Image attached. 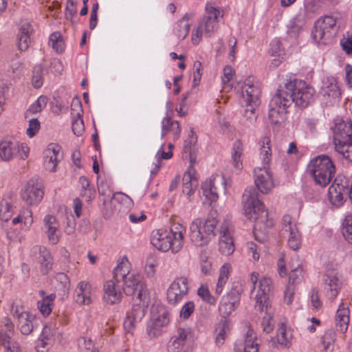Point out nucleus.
<instances>
[{
  "label": "nucleus",
  "instance_id": "nucleus-36",
  "mask_svg": "<svg viewBox=\"0 0 352 352\" xmlns=\"http://www.w3.org/2000/svg\"><path fill=\"white\" fill-rule=\"evenodd\" d=\"M289 267L291 268L289 277V283L293 285L298 284L305 279L307 276L306 271L303 265L298 259H294L290 263Z\"/></svg>",
  "mask_w": 352,
  "mask_h": 352
},
{
  "label": "nucleus",
  "instance_id": "nucleus-1",
  "mask_svg": "<svg viewBox=\"0 0 352 352\" xmlns=\"http://www.w3.org/2000/svg\"><path fill=\"white\" fill-rule=\"evenodd\" d=\"M242 203L243 214L254 222L255 239L260 242H264L267 239V230L274 225L273 219L269 218L267 209L254 189H245L243 194Z\"/></svg>",
  "mask_w": 352,
  "mask_h": 352
},
{
  "label": "nucleus",
  "instance_id": "nucleus-41",
  "mask_svg": "<svg viewBox=\"0 0 352 352\" xmlns=\"http://www.w3.org/2000/svg\"><path fill=\"white\" fill-rule=\"evenodd\" d=\"M262 311H265V313L262 317L261 327L264 332L270 333L274 329L275 324V320L274 319V309L272 308V305L269 304L264 306V309Z\"/></svg>",
  "mask_w": 352,
  "mask_h": 352
},
{
  "label": "nucleus",
  "instance_id": "nucleus-14",
  "mask_svg": "<svg viewBox=\"0 0 352 352\" xmlns=\"http://www.w3.org/2000/svg\"><path fill=\"white\" fill-rule=\"evenodd\" d=\"M44 196L42 185L34 181H29L21 191V199L28 206H38Z\"/></svg>",
  "mask_w": 352,
  "mask_h": 352
},
{
  "label": "nucleus",
  "instance_id": "nucleus-32",
  "mask_svg": "<svg viewBox=\"0 0 352 352\" xmlns=\"http://www.w3.org/2000/svg\"><path fill=\"white\" fill-rule=\"evenodd\" d=\"M350 311L346 304L341 302L336 313L335 323L337 331L344 333L346 332L350 321Z\"/></svg>",
  "mask_w": 352,
  "mask_h": 352
},
{
  "label": "nucleus",
  "instance_id": "nucleus-58",
  "mask_svg": "<svg viewBox=\"0 0 352 352\" xmlns=\"http://www.w3.org/2000/svg\"><path fill=\"white\" fill-rule=\"evenodd\" d=\"M15 148V157H18L19 159L23 160L28 158L30 148L26 143L16 142Z\"/></svg>",
  "mask_w": 352,
  "mask_h": 352
},
{
  "label": "nucleus",
  "instance_id": "nucleus-30",
  "mask_svg": "<svg viewBox=\"0 0 352 352\" xmlns=\"http://www.w3.org/2000/svg\"><path fill=\"white\" fill-rule=\"evenodd\" d=\"M193 22V15L186 14L173 26V34L178 40H184L189 34L190 28Z\"/></svg>",
  "mask_w": 352,
  "mask_h": 352
},
{
  "label": "nucleus",
  "instance_id": "nucleus-60",
  "mask_svg": "<svg viewBox=\"0 0 352 352\" xmlns=\"http://www.w3.org/2000/svg\"><path fill=\"white\" fill-rule=\"evenodd\" d=\"M260 248L254 242L250 241L246 243V254L252 257L254 262H256L260 258Z\"/></svg>",
  "mask_w": 352,
  "mask_h": 352
},
{
  "label": "nucleus",
  "instance_id": "nucleus-9",
  "mask_svg": "<svg viewBox=\"0 0 352 352\" xmlns=\"http://www.w3.org/2000/svg\"><path fill=\"white\" fill-rule=\"evenodd\" d=\"M243 292V285L237 283H234L231 289L222 296L219 310L223 317L230 315L239 307Z\"/></svg>",
  "mask_w": 352,
  "mask_h": 352
},
{
  "label": "nucleus",
  "instance_id": "nucleus-62",
  "mask_svg": "<svg viewBox=\"0 0 352 352\" xmlns=\"http://www.w3.org/2000/svg\"><path fill=\"white\" fill-rule=\"evenodd\" d=\"M78 346L80 352H91L95 349L92 340L85 337L78 339Z\"/></svg>",
  "mask_w": 352,
  "mask_h": 352
},
{
  "label": "nucleus",
  "instance_id": "nucleus-51",
  "mask_svg": "<svg viewBox=\"0 0 352 352\" xmlns=\"http://www.w3.org/2000/svg\"><path fill=\"white\" fill-rule=\"evenodd\" d=\"M49 45L56 53H61L65 49V42L59 32L52 33L49 38Z\"/></svg>",
  "mask_w": 352,
  "mask_h": 352
},
{
  "label": "nucleus",
  "instance_id": "nucleus-6",
  "mask_svg": "<svg viewBox=\"0 0 352 352\" xmlns=\"http://www.w3.org/2000/svg\"><path fill=\"white\" fill-rule=\"evenodd\" d=\"M238 91L241 92V102L244 105L245 114L254 113L255 108L259 104L260 89L254 77L248 76L243 82L237 85Z\"/></svg>",
  "mask_w": 352,
  "mask_h": 352
},
{
  "label": "nucleus",
  "instance_id": "nucleus-64",
  "mask_svg": "<svg viewBox=\"0 0 352 352\" xmlns=\"http://www.w3.org/2000/svg\"><path fill=\"white\" fill-rule=\"evenodd\" d=\"M113 199L122 205L126 208H130L133 206V202L130 197L122 192H116L113 194Z\"/></svg>",
  "mask_w": 352,
  "mask_h": 352
},
{
  "label": "nucleus",
  "instance_id": "nucleus-49",
  "mask_svg": "<svg viewBox=\"0 0 352 352\" xmlns=\"http://www.w3.org/2000/svg\"><path fill=\"white\" fill-rule=\"evenodd\" d=\"M335 149L344 159L352 162V140L334 144Z\"/></svg>",
  "mask_w": 352,
  "mask_h": 352
},
{
  "label": "nucleus",
  "instance_id": "nucleus-42",
  "mask_svg": "<svg viewBox=\"0 0 352 352\" xmlns=\"http://www.w3.org/2000/svg\"><path fill=\"white\" fill-rule=\"evenodd\" d=\"M276 338L278 344L285 348H289L292 345L293 338L292 331L283 323L280 324L276 333Z\"/></svg>",
  "mask_w": 352,
  "mask_h": 352
},
{
  "label": "nucleus",
  "instance_id": "nucleus-46",
  "mask_svg": "<svg viewBox=\"0 0 352 352\" xmlns=\"http://www.w3.org/2000/svg\"><path fill=\"white\" fill-rule=\"evenodd\" d=\"M21 223L26 228H30L33 223L32 211L28 208H22L19 214L12 219V223L16 225Z\"/></svg>",
  "mask_w": 352,
  "mask_h": 352
},
{
  "label": "nucleus",
  "instance_id": "nucleus-10",
  "mask_svg": "<svg viewBox=\"0 0 352 352\" xmlns=\"http://www.w3.org/2000/svg\"><path fill=\"white\" fill-rule=\"evenodd\" d=\"M122 281L124 292L126 295L131 296L137 293L139 301L145 302L149 300L146 286L139 274L133 272Z\"/></svg>",
  "mask_w": 352,
  "mask_h": 352
},
{
  "label": "nucleus",
  "instance_id": "nucleus-47",
  "mask_svg": "<svg viewBox=\"0 0 352 352\" xmlns=\"http://www.w3.org/2000/svg\"><path fill=\"white\" fill-rule=\"evenodd\" d=\"M34 319V316L30 312L18 318L19 327L23 334L28 335L32 331Z\"/></svg>",
  "mask_w": 352,
  "mask_h": 352
},
{
  "label": "nucleus",
  "instance_id": "nucleus-7",
  "mask_svg": "<svg viewBox=\"0 0 352 352\" xmlns=\"http://www.w3.org/2000/svg\"><path fill=\"white\" fill-rule=\"evenodd\" d=\"M250 280L253 285L252 295L254 300V309L256 311H263L264 306L269 305V292L272 287V280L268 276L259 278V274L256 272L251 273Z\"/></svg>",
  "mask_w": 352,
  "mask_h": 352
},
{
  "label": "nucleus",
  "instance_id": "nucleus-24",
  "mask_svg": "<svg viewBox=\"0 0 352 352\" xmlns=\"http://www.w3.org/2000/svg\"><path fill=\"white\" fill-rule=\"evenodd\" d=\"M320 92L329 103L336 102L341 96L337 80L333 77H328L322 81Z\"/></svg>",
  "mask_w": 352,
  "mask_h": 352
},
{
  "label": "nucleus",
  "instance_id": "nucleus-48",
  "mask_svg": "<svg viewBox=\"0 0 352 352\" xmlns=\"http://www.w3.org/2000/svg\"><path fill=\"white\" fill-rule=\"evenodd\" d=\"M48 99L45 96H40L37 100L33 102L27 110L25 117L28 118L30 115L41 113L47 105Z\"/></svg>",
  "mask_w": 352,
  "mask_h": 352
},
{
  "label": "nucleus",
  "instance_id": "nucleus-52",
  "mask_svg": "<svg viewBox=\"0 0 352 352\" xmlns=\"http://www.w3.org/2000/svg\"><path fill=\"white\" fill-rule=\"evenodd\" d=\"M229 331H230V328H229V325H228V323L227 321L221 320L218 323V324L215 329V333H216L215 341H216L217 344H218V345L223 344Z\"/></svg>",
  "mask_w": 352,
  "mask_h": 352
},
{
  "label": "nucleus",
  "instance_id": "nucleus-4",
  "mask_svg": "<svg viewBox=\"0 0 352 352\" xmlns=\"http://www.w3.org/2000/svg\"><path fill=\"white\" fill-rule=\"evenodd\" d=\"M285 96L289 98L298 107L305 108L313 100L315 94L314 89L301 80H289L281 89Z\"/></svg>",
  "mask_w": 352,
  "mask_h": 352
},
{
  "label": "nucleus",
  "instance_id": "nucleus-38",
  "mask_svg": "<svg viewBox=\"0 0 352 352\" xmlns=\"http://www.w3.org/2000/svg\"><path fill=\"white\" fill-rule=\"evenodd\" d=\"M189 332L184 328L177 329L175 334L172 336L168 344V350L170 352H177L182 349L186 342Z\"/></svg>",
  "mask_w": 352,
  "mask_h": 352
},
{
  "label": "nucleus",
  "instance_id": "nucleus-21",
  "mask_svg": "<svg viewBox=\"0 0 352 352\" xmlns=\"http://www.w3.org/2000/svg\"><path fill=\"white\" fill-rule=\"evenodd\" d=\"M334 144L352 140V122L346 119L336 118L333 127Z\"/></svg>",
  "mask_w": 352,
  "mask_h": 352
},
{
  "label": "nucleus",
  "instance_id": "nucleus-39",
  "mask_svg": "<svg viewBox=\"0 0 352 352\" xmlns=\"http://www.w3.org/2000/svg\"><path fill=\"white\" fill-rule=\"evenodd\" d=\"M131 269V265L128 258L126 256L120 258L113 270V278L115 280L120 282L128 277V276L131 274L130 273Z\"/></svg>",
  "mask_w": 352,
  "mask_h": 352
},
{
  "label": "nucleus",
  "instance_id": "nucleus-43",
  "mask_svg": "<svg viewBox=\"0 0 352 352\" xmlns=\"http://www.w3.org/2000/svg\"><path fill=\"white\" fill-rule=\"evenodd\" d=\"M15 143L10 140H3L0 142V160L10 162L15 157Z\"/></svg>",
  "mask_w": 352,
  "mask_h": 352
},
{
  "label": "nucleus",
  "instance_id": "nucleus-56",
  "mask_svg": "<svg viewBox=\"0 0 352 352\" xmlns=\"http://www.w3.org/2000/svg\"><path fill=\"white\" fill-rule=\"evenodd\" d=\"M10 311L12 314L17 318H19L23 315L29 313L25 310L23 303L20 299H14L12 302Z\"/></svg>",
  "mask_w": 352,
  "mask_h": 352
},
{
  "label": "nucleus",
  "instance_id": "nucleus-55",
  "mask_svg": "<svg viewBox=\"0 0 352 352\" xmlns=\"http://www.w3.org/2000/svg\"><path fill=\"white\" fill-rule=\"evenodd\" d=\"M197 142V135L192 129H190L187 138L184 141L183 151L186 153H191L195 151Z\"/></svg>",
  "mask_w": 352,
  "mask_h": 352
},
{
  "label": "nucleus",
  "instance_id": "nucleus-28",
  "mask_svg": "<svg viewBox=\"0 0 352 352\" xmlns=\"http://www.w3.org/2000/svg\"><path fill=\"white\" fill-rule=\"evenodd\" d=\"M113 280H107L103 285V299L109 305L116 304L120 302L122 294L119 285Z\"/></svg>",
  "mask_w": 352,
  "mask_h": 352
},
{
  "label": "nucleus",
  "instance_id": "nucleus-19",
  "mask_svg": "<svg viewBox=\"0 0 352 352\" xmlns=\"http://www.w3.org/2000/svg\"><path fill=\"white\" fill-rule=\"evenodd\" d=\"M323 290L325 296L331 300L338 296L341 290L342 283L335 271H327L323 278Z\"/></svg>",
  "mask_w": 352,
  "mask_h": 352
},
{
  "label": "nucleus",
  "instance_id": "nucleus-61",
  "mask_svg": "<svg viewBox=\"0 0 352 352\" xmlns=\"http://www.w3.org/2000/svg\"><path fill=\"white\" fill-rule=\"evenodd\" d=\"M44 230L59 228L60 224L56 217L52 214H46L43 219Z\"/></svg>",
  "mask_w": 352,
  "mask_h": 352
},
{
  "label": "nucleus",
  "instance_id": "nucleus-2",
  "mask_svg": "<svg viewBox=\"0 0 352 352\" xmlns=\"http://www.w3.org/2000/svg\"><path fill=\"white\" fill-rule=\"evenodd\" d=\"M186 227L179 223H173L169 229L164 228L152 230L150 235L151 243L158 250L172 253L179 252L184 248Z\"/></svg>",
  "mask_w": 352,
  "mask_h": 352
},
{
  "label": "nucleus",
  "instance_id": "nucleus-53",
  "mask_svg": "<svg viewBox=\"0 0 352 352\" xmlns=\"http://www.w3.org/2000/svg\"><path fill=\"white\" fill-rule=\"evenodd\" d=\"M336 341V333L333 331L329 330L324 333L322 338V344L325 351H331L333 349Z\"/></svg>",
  "mask_w": 352,
  "mask_h": 352
},
{
  "label": "nucleus",
  "instance_id": "nucleus-22",
  "mask_svg": "<svg viewBox=\"0 0 352 352\" xmlns=\"http://www.w3.org/2000/svg\"><path fill=\"white\" fill-rule=\"evenodd\" d=\"M235 250L232 238V228L228 223H223L220 230L219 250L225 256L231 255Z\"/></svg>",
  "mask_w": 352,
  "mask_h": 352
},
{
  "label": "nucleus",
  "instance_id": "nucleus-59",
  "mask_svg": "<svg viewBox=\"0 0 352 352\" xmlns=\"http://www.w3.org/2000/svg\"><path fill=\"white\" fill-rule=\"evenodd\" d=\"M13 208L8 201H2L0 204V219L3 221H8L12 217Z\"/></svg>",
  "mask_w": 352,
  "mask_h": 352
},
{
  "label": "nucleus",
  "instance_id": "nucleus-8",
  "mask_svg": "<svg viewBox=\"0 0 352 352\" xmlns=\"http://www.w3.org/2000/svg\"><path fill=\"white\" fill-rule=\"evenodd\" d=\"M291 105L289 98L285 96L282 89L272 98L269 109V119L272 124H281L287 120V109Z\"/></svg>",
  "mask_w": 352,
  "mask_h": 352
},
{
  "label": "nucleus",
  "instance_id": "nucleus-20",
  "mask_svg": "<svg viewBox=\"0 0 352 352\" xmlns=\"http://www.w3.org/2000/svg\"><path fill=\"white\" fill-rule=\"evenodd\" d=\"M14 334V324L6 319L0 330V342L6 352H21L19 343L12 340Z\"/></svg>",
  "mask_w": 352,
  "mask_h": 352
},
{
  "label": "nucleus",
  "instance_id": "nucleus-13",
  "mask_svg": "<svg viewBox=\"0 0 352 352\" xmlns=\"http://www.w3.org/2000/svg\"><path fill=\"white\" fill-rule=\"evenodd\" d=\"M188 289V280L186 277L176 278L167 289V300L171 305L180 302L187 296Z\"/></svg>",
  "mask_w": 352,
  "mask_h": 352
},
{
  "label": "nucleus",
  "instance_id": "nucleus-33",
  "mask_svg": "<svg viewBox=\"0 0 352 352\" xmlns=\"http://www.w3.org/2000/svg\"><path fill=\"white\" fill-rule=\"evenodd\" d=\"M32 33V28L29 23H23L20 25L16 36V44L20 51L25 52L29 48Z\"/></svg>",
  "mask_w": 352,
  "mask_h": 352
},
{
  "label": "nucleus",
  "instance_id": "nucleus-35",
  "mask_svg": "<svg viewBox=\"0 0 352 352\" xmlns=\"http://www.w3.org/2000/svg\"><path fill=\"white\" fill-rule=\"evenodd\" d=\"M198 186V179L195 168L188 167L183 176V192L190 196Z\"/></svg>",
  "mask_w": 352,
  "mask_h": 352
},
{
  "label": "nucleus",
  "instance_id": "nucleus-63",
  "mask_svg": "<svg viewBox=\"0 0 352 352\" xmlns=\"http://www.w3.org/2000/svg\"><path fill=\"white\" fill-rule=\"evenodd\" d=\"M41 129V123L36 118H32L29 120L28 127L26 129L27 135L32 138L34 137Z\"/></svg>",
  "mask_w": 352,
  "mask_h": 352
},
{
  "label": "nucleus",
  "instance_id": "nucleus-57",
  "mask_svg": "<svg viewBox=\"0 0 352 352\" xmlns=\"http://www.w3.org/2000/svg\"><path fill=\"white\" fill-rule=\"evenodd\" d=\"M198 296L210 305H215L217 302V298L213 296L207 286L201 285L197 289Z\"/></svg>",
  "mask_w": 352,
  "mask_h": 352
},
{
  "label": "nucleus",
  "instance_id": "nucleus-31",
  "mask_svg": "<svg viewBox=\"0 0 352 352\" xmlns=\"http://www.w3.org/2000/svg\"><path fill=\"white\" fill-rule=\"evenodd\" d=\"M244 144L240 140H235L230 148V163L236 172L243 167Z\"/></svg>",
  "mask_w": 352,
  "mask_h": 352
},
{
  "label": "nucleus",
  "instance_id": "nucleus-27",
  "mask_svg": "<svg viewBox=\"0 0 352 352\" xmlns=\"http://www.w3.org/2000/svg\"><path fill=\"white\" fill-rule=\"evenodd\" d=\"M94 288L90 283L82 280L78 283L75 290V300L79 305H89L92 302Z\"/></svg>",
  "mask_w": 352,
  "mask_h": 352
},
{
  "label": "nucleus",
  "instance_id": "nucleus-54",
  "mask_svg": "<svg viewBox=\"0 0 352 352\" xmlns=\"http://www.w3.org/2000/svg\"><path fill=\"white\" fill-rule=\"evenodd\" d=\"M342 234L344 239L352 243V214L346 215L342 223Z\"/></svg>",
  "mask_w": 352,
  "mask_h": 352
},
{
  "label": "nucleus",
  "instance_id": "nucleus-45",
  "mask_svg": "<svg viewBox=\"0 0 352 352\" xmlns=\"http://www.w3.org/2000/svg\"><path fill=\"white\" fill-rule=\"evenodd\" d=\"M40 294L42 295L43 298L42 300L38 301V309L43 316L47 317L52 312V306L54 305L56 295L52 294L44 297V292L41 291L40 292Z\"/></svg>",
  "mask_w": 352,
  "mask_h": 352
},
{
  "label": "nucleus",
  "instance_id": "nucleus-34",
  "mask_svg": "<svg viewBox=\"0 0 352 352\" xmlns=\"http://www.w3.org/2000/svg\"><path fill=\"white\" fill-rule=\"evenodd\" d=\"M346 189L343 184L337 183L335 181L329 188V199L332 205L340 207L344 202V193Z\"/></svg>",
  "mask_w": 352,
  "mask_h": 352
},
{
  "label": "nucleus",
  "instance_id": "nucleus-18",
  "mask_svg": "<svg viewBox=\"0 0 352 352\" xmlns=\"http://www.w3.org/2000/svg\"><path fill=\"white\" fill-rule=\"evenodd\" d=\"M259 345L256 333L248 327L244 336L235 342L234 349L236 352H258Z\"/></svg>",
  "mask_w": 352,
  "mask_h": 352
},
{
  "label": "nucleus",
  "instance_id": "nucleus-50",
  "mask_svg": "<svg viewBox=\"0 0 352 352\" xmlns=\"http://www.w3.org/2000/svg\"><path fill=\"white\" fill-rule=\"evenodd\" d=\"M40 264L44 274L48 273L52 268L53 258L50 252L46 249L40 251Z\"/></svg>",
  "mask_w": 352,
  "mask_h": 352
},
{
  "label": "nucleus",
  "instance_id": "nucleus-15",
  "mask_svg": "<svg viewBox=\"0 0 352 352\" xmlns=\"http://www.w3.org/2000/svg\"><path fill=\"white\" fill-rule=\"evenodd\" d=\"M220 11L212 3H208L206 6V12L198 24L204 30L206 36H211L219 28L218 17Z\"/></svg>",
  "mask_w": 352,
  "mask_h": 352
},
{
  "label": "nucleus",
  "instance_id": "nucleus-44",
  "mask_svg": "<svg viewBox=\"0 0 352 352\" xmlns=\"http://www.w3.org/2000/svg\"><path fill=\"white\" fill-rule=\"evenodd\" d=\"M203 195L210 203L218 199V193L214 184V178L206 179L201 185Z\"/></svg>",
  "mask_w": 352,
  "mask_h": 352
},
{
  "label": "nucleus",
  "instance_id": "nucleus-26",
  "mask_svg": "<svg viewBox=\"0 0 352 352\" xmlns=\"http://www.w3.org/2000/svg\"><path fill=\"white\" fill-rule=\"evenodd\" d=\"M60 146L56 144H50L43 152V166L49 172H55L58 164V155Z\"/></svg>",
  "mask_w": 352,
  "mask_h": 352
},
{
  "label": "nucleus",
  "instance_id": "nucleus-29",
  "mask_svg": "<svg viewBox=\"0 0 352 352\" xmlns=\"http://www.w3.org/2000/svg\"><path fill=\"white\" fill-rule=\"evenodd\" d=\"M57 330V324L54 322H50L43 327L40 340L36 346L38 352H45L44 348L54 342Z\"/></svg>",
  "mask_w": 352,
  "mask_h": 352
},
{
  "label": "nucleus",
  "instance_id": "nucleus-3",
  "mask_svg": "<svg viewBox=\"0 0 352 352\" xmlns=\"http://www.w3.org/2000/svg\"><path fill=\"white\" fill-rule=\"evenodd\" d=\"M218 221L214 217L195 219L189 226V239L196 247H204L215 236Z\"/></svg>",
  "mask_w": 352,
  "mask_h": 352
},
{
  "label": "nucleus",
  "instance_id": "nucleus-37",
  "mask_svg": "<svg viewBox=\"0 0 352 352\" xmlns=\"http://www.w3.org/2000/svg\"><path fill=\"white\" fill-rule=\"evenodd\" d=\"M181 128L177 121L171 120L169 117H165L162 121V138L170 135L173 140L179 137Z\"/></svg>",
  "mask_w": 352,
  "mask_h": 352
},
{
  "label": "nucleus",
  "instance_id": "nucleus-17",
  "mask_svg": "<svg viewBox=\"0 0 352 352\" xmlns=\"http://www.w3.org/2000/svg\"><path fill=\"white\" fill-rule=\"evenodd\" d=\"M148 302L149 300L145 302L140 301V303L133 305L131 309L127 313L124 322V329L127 333H131L135 324L144 318Z\"/></svg>",
  "mask_w": 352,
  "mask_h": 352
},
{
  "label": "nucleus",
  "instance_id": "nucleus-40",
  "mask_svg": "<svg viewBox=\"0 0 352 352\" xmlns=\"http://www.w3.org/2000/svg\"><path fill=\"white\" fill-rule=\"evenodd\" d=\"M259 157L261 160L263 166H269L272 160V148L270 138L267 135H264L261 138L259 142Z\"/></svg>",
  "mask_w": 352,
  "mask_h": 352
},
{
  "label": "nucleus",
  "instance_id": "nucleus-25",
  "mask_svg": "<svg viewBox=\"0 0 352 352\" xmlns=\"http://www.w3.org/2000/svg\"><path fill=\"white\" fill-rule=\"evenodd\" d=\"M168 323V314L165 311L157 316H153L147 324V334L151 338L159 337L163 333L164 328L166 327Z\"/></svg>",
  "mask_w": 352,
  "mask_h": 352
},
{
  "label": "nucleus",
  "instance_id": "nucleus-23",
  "mask_svg": "<svg viewBox=\"0 0 352 352\" xmlns=\"http://www.w3.org/2000/svg\"><path fill=\"white\" fill-rule=\"evenodd\" d=\"M71 114L72 116V131L76 135L80 136L85 131V124L82 120L83 109L81 102L78 98H74L72 100Z\"/></svg>",
  "mask_w": 352,
  "mask_h": 352
},
{
  "label": "nucleus",
  "instance_id": "nucleus-16",
  "mask_svg": "<svg viewBox=\"0 0 352 352\" xmlns=\"http://www.w3.org/2000/svg\"><path fill=\"white\" fill-rule=\"evenodd\" d=\"M254 175L255 185L262 193H268L275 186L270 166L256 167Z\"/></svg>",
  "mask_w": 352,
  "mask_h": 352
},
{
  "label": "nucleus",
  "instance_id": "nucleus-11",
  "mask_svg": "<svg viewBox=\"0 0 352 352\" xmlns=\"http://www.w3.org/2000/svg\"><path fill=\"white\" fill-rule=\"evenodd\" d=\"M283 231L288 234L287 244L294 250H298L302 243V237L300 233L296 219L289 214H285L282 219Z\"/></svg>",
  "mask_w": 352,
  "mask_h": 352
},
{
  "label": "nucleus",
  "instance_id": "nucleus-12",
  "mask_svg": "<svg viewBox=\"0 0 352 352\" xmlns=\"http://www.w3.org/2000/svg\"><path fill=\"white\" fill-rule=\"evenodd\" d=\"M337 22V18L332 15H327L320 18L315 24V28L311 35L313 39L319 43L322 40H329L332 36Z\"/></svg>",
  "mask_w": 352,
  "mask_h": 352
},
{
  "label": "nucleus",
  "instance_id": "nucleus-5",
  "mask_svg": "<svg viewBox=\"0 0 352 352\" xmlns=\"http://www.w3.org/2000/svg\"><path fill=\"white\" fill-rule=\"evenodd\" d=\"M309 168L315 182L322 187L330 183L336 173V167L331 159L325 155L313 159Z\"/></svg>",
  "mask_w": 352,
  "mask_h": 352
}]
</instances>
